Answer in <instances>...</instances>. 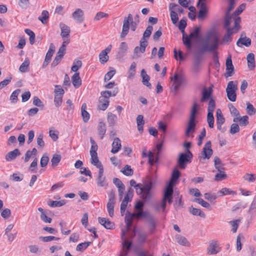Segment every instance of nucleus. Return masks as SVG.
Here are the masks:
<instances>
[{
	"mask_svg": "<svg viewBox=\"0 0 256 256\" xmlns=\"http://www.w3.org/2000/svg\"><path fill=\"white\" fill-rule=\"evenodd\" d=\"M210 36L211 34H208L206 38L201 41V44L196 48L195 54L202 56L206 52H213L218 48L219 45L218 38L217 36H214L213 42L210 44L209 39Z\"/></svg>",
	"mask_w": 256,
	"mask_h": 256,
	"instance_id": "nucleus-1",
	"label": "nucleus"
},
{
	"mask_svg": "<svg viewBox=\"0 0 256 256\" xmlns=\"http://www.w3.org/2000/svg\"><path fill=\"white\" fill-rule=\"evenodd\" d=\"M144 218L148 222L150 227V232L153 234L156 228V221L154 217L149 212L146 210L145 212H140L130 213L127 212L125 216V222H132V218Z\"/></svg>",
	"mask_w": 256,
	"mask_h": 256,
	"instance_id": "nucleus-2",
	"label": "nucleus"
},
{
	"mask_svg": "<svg viewBox=\"0 0 256 256\" xmlns=\"http://www.w3.org/2000/svg\"><path fill=\"white\" fill-rule=\"evenodd\" d=\"M138 22L139 20L135 22L133 20L132 16L130 14H129L127 17H124L123 22L122 32L120 34V37L124 38L128 34L130 30H130L133 32L135 31Z\"/></svg>",
	"mask_w": 256,
	"mask_h": 256,
	"instance_id": "nucleus-3",
	"label": "nucleus"
},
{
	"mask_svg": "<svg viewBox=\"0 0 256 256\" xmlns=\"http://www.w3.org/2000/svg\"><path fill=\"white\" fill-rule=\"evenodd\" d=\"M198 106L197 104L194 103L191 108L188 127L185 132V135L186 136H189L190 132H194L196 126V124L195 122L196 116L198 113Z\"/></svg>",
	"mask_w": 256,
	"mask_h": 256,
	"instance_id": "nucleus-4",
	"label": "nucleus"
},
{
	"mask_svg": "<svg viewBox=\"0 0 256 256\" xmlns=\"http://www.w3.org/2000/svg\"><path fill=\"white\" fill-rule=\"evenodd\" d=\"M192 157L193 155L189 150H186L184 152L180 154L178 159L180 168L185 169L187 164L192 162Z\"/></svg>",
	"mask_w": 256,
	"mask_h": 256,
	"instance_id": "nucleus-5",
	"label": "nucleus"
},
{
	"mask_svg": "<svg viewBox=\"0 0 256 256\" xmlns=\"http://www.w3.org/2000/svg\"><path fill=\"white\" fill-rule=\"evenodd\" d=\"M200 28L198 26L194 28V30L188 35V38H184V45L186 48L190 50L192 48V42L191 40L192 38L197 39L200 36Z\"/></svg>",
	"mask_w": 256,
	"mask_h": 256,
	"instance_id": "nucleus-6",
	"label": "nucleus"
},
{
	"mask_svg": "<svg viewBox=\"0 0 256 256\" xmlns=\"http://www.w3.org/2000/svg\"><path fill=\"white\" fill-rule=\"evenodd\" d=\"M236 84H234L233 81H230L228 82L226 92L228 98L231 102H234L236 99V91L237 90Z\"/></svg>",
	"mask_w": 256,
	"mask_h": 256,
	"instance_id": "nucleus-7",
	"label": "nucleus"
},
{
	"mask_svg": "<svg viewBox=\"0 0 256 256\" xmlns=\"http://www.w3.org/2000/svg\"><path fill=\"white\" fill-rule=\"evenodd\" d=\"M171 80L174 82V90L176 92L180 87L186 82L184 76L182 74L175 73Z\"/></svg>",
	"mask_w": 256,
	"mask_h": 256,
	"instance_id": "nucleus-8",
	"label": "nucleus"
},
{
	"mask_svg": "<svg viewBox=\"0 0 256 256\" xmlns=\"http://www.w3.org/2000/svg\"><path fill=\"white\" fill-rule=\"evenodd\" d=\"M213 153V150L211 148V142L208 141L205 144L202 151L201 152V156H199V158L202 159H210Z\"/></svg>",
	"mask_w": 256,
	"mask_h": 256,
	"instance_id": "nucleus-9",
	"label": "nucleus"
},
{
	"mask_svg": "<svg viewBox=\"0 0 256 256\" xmlns=\"http://www.w3.org/2000/svg\"><path fill=\"white\" fill-rule=\"evenodd\" d=\"M220 247L218 241L212 240L210 242V244L207 248V253L210 255L216 254L220 251Z\"/></svg>",
	"mask_w": 256,
	"mask_h": 256,
	"instance_id": "nucleus-10",
	"label": "nucleus"
},
{
	"mask_svg": "<svg viewBox=\"0 0 256 256\" xmlns=\"http://www.w3.org/2000/svg\"><path fill=\"white\" fill-rule=\"evenodd\" d=\"M226 72L224 76L226 78L231 76L234 74V66L232 64L231 55H229L226 60Z\"/></svg>",
	"mask_w": 256,
	"mask_h": 256,
	"instance_id": "nucleus-11",
	"label": "nucleus"
},
{
	"mask_svg": "<svg viewBox=\"0 0 256 256\" xmlns=\"http://www.w3.org/2000/svg\"><path fill=\"white\" fill-rule=\"evenodd\" d=\"M152 182H150L144 186L142 185V188L144 192L143 194L141 197L144 200H146L150 198V190H152Z\"/></svg>",
	"mask_w": 256,
	"mask_h": 256,
	"instance_id": "nucleus-12",
	"label": "nucleus"
},
{
	"mask_svg": "<svg viewBox=\"0 0 256 256\" xmlns=\"http://www.w3.org/2000/svg\"><path fill=\"white\" fill-rule=\"evenodd\" d=\"M132 246V242L124 240L122 242V248L120 252V255L121 256H128L130 250Z\"/></svg>",
	"mask_w": 256,
	"mask_h": 256,
	"instance_id": "nucleus-13",
	"label": "nucleus"
},
{
	"mask_svg": "<svg viewBox=\"0 0 256 256\" xmlns=\"http://www.w3.org/2000/svg\"><path fill=\"white\" fill-rule=\"evenodd\" d=\"M97 185L99 187L107 186L108 184L104 176V168H100L98 171V177L96 178Z\"/></svg>",
	"mask_w": 256,
	"mask_h": 256,
	"instance_id": "nucleus-14",
	"label": "nucleus"
},
{
	"mask_svg": "<svg viewBox=\"0 0 256 256\" xmlns=\"http://www.w3.org/2000/svg\"><path fill=\"white\" fill-rule=\"evenodd\" d=\"M72 17L78 24H81L84 20V12L80 8H77L72 14Z\"/></svg>",
	"mask_w": 256,
	"mask_h": 256,
	"instance_id": "nucleus-15",
	"label": "nucleus"
},
{
	"mask_svg": "<svg viewBox=\"0 0 256 256\" xmlns=\"http://www.w3.org/2000/svg\"><path fill=\"white\" fill-rule=\"evenodd\" d=\"M176 7H178V5L174 3H170L169 5V10L170 11V16L171 20L174 24H176L178 20V16L176 12L174 10Z\"/></svg>",
	"mask_w": 256,
	"mask_h": 256,
	"instance_id": "nucleus-16",
	"label": "nucleus"
},
{
	"mask_svg": "<svg viewBox=\"0 0 256 256\" xmlns=\"http://www.w3.org/2000/svg\"><path fill=\"white\" fill-rule=\"evenodd\" d=\"M212 88H204L202 91V96L200 99V102H206L208 100H210L212 94Z\"/></svg>",
	"mask_w": 256,
	"mask_h": 256,
	"instance_id": "nucleus-17",
	"label": "nucleus"
},
{
	"mask_svg": "<svg viewBox=\"0 0 256 256\" xmlns=\"http://www.w3.org/2000/svg\"><path fill=\"white\" fill-rule=\"evenodd\" d=\"M98 222L103 226L106 228L112 230L114 228V224L108 219L104 218H98Z\"/></svg>",
	"mask_w": 256,
	"mask_h": 256,
	"instance_id": "nucleus-18",
	"label": "nucleus"
},
{
	"mask_svg": "<svg viewBox=\"0 0 256 256\" xmlns=\"http://www.w3.org/2000/svg\"><path fill=\"white\" fill-rule=\"evenodd\" d=\"M20 155V152L18 148H16L14 150L8 152L5 156L6 160L7 162H10L14 160L16 158Z\"/></svg>",
	"mask_w": 256,
	"mask_h": 256,
	"instance_id": "nucleus-19",
	"label": "nucleus"
},
{
	"mask_svg": "<svg viewBox=\"0 0 256 256\" xmlns=\"http://www.w3.org/2000/svg\"><path fill=\"white\" fill-rule=\"evenodd\" d=\"M60 26L61 29L60 36L63 40H64L65 38H68L70 36V28L63 23H60Z\"/></svg>",
	"mask_w": 256,
	"mask_h": 256,
	"instance_id": "nucleus-20",
	"label": "nucleus"
},
{
	"mask_svg": "<svg viewBox=\"0 0 256 256\" xmlns=\"http://www.w3.org/2000/svg\"><path fill=\"white\" fill-rule=\"evenodd\" d=\"M208 13V9L205 2H202L200 6L198 18L199 20L203 19Z\"/></svg>",
	"mask_w": 256,
	"mask_h": 256,
	"instance_id": "nucleus-21",
	"label": "nucleus"
},
{
	"mask_svg": "<svg viewBox=\"0 0 256 256\" xmlns=\"http://www.w3.org/2000/svg\"><path fill=\"white\" fill-rule=\"evenodd\" d=\"M121 148L120 140L119 138H116L114 140L112 144V149L111 152L113 154H116L118 152Z\"/></svg>",
	"mask_w": 256,
	"mask_h": 256,
	"instance_id": "nucleus-22",
	"label": "nucleus"
},
{
	"mask_svg": "<svg viewBox=\"0 0 256 256\" xmlns=\"http://www.w3.org/2000/svg\"><path fill=\"white\" fill-rule=\"evenodd\" d=\"M248 117L247 116H244L242 117L238 116V117L234 118L233 122H240V124L241 126H246L248 124Z\"/></svg>",
	"mask_w": 256,
	"mask_h": 256,
	"instance_id": "nucleus-23",
	"label": "nucleus"
},
{
	"mask_svg": "<svg viewBox=\"0 0 256 256\" xmlns=\"http://www.w3.org/2000/svg\"><path fill=\"white\" fill-rule=\"evenodd\" d=\"M86 103H84L81 107V113L83 121L84 122H86L88 121L90 116L89 113L86 111Z\"/></svg>",
	"mask_w": 256,
	"mask_h": 256,
	"instance_id": "nucleus-24",
	"label": "nucleus"
},
{
	"mask_svg": "<svg viewBox=\"0 0 256 256\" xmlns=\"http://www.w3.org/2000/svg\"><path fill=\"white\" fill-rule=\"evenodd\" d=\"M226 30V34L224 36L222 40V43L228 44L229 42H232V36L234 33L233 32V28H228Z\"/></svg>",
	"mask_w": 256,
	"mask_h": 256,
	"instance_id": "nucleus-25",
	"label": "nucleus"
},
{
	"mask_svg": "<svg viewBox=\"0 0 256 256\" xmlns=\"http://www.w3.org/2000/svg\"><path fill=\"white\" fill-rule=\"evenodd\" d=\"M202 59V56L194 53V71L196 72H199V66L200 61Z\"/></svg>",
	"mask_w": 256,
	"mask_h": 256,
	"instance_id": "nucleus-26",
	"label": "nucleus"
},
{
	"mask_svg": "<svg viewBox=\"0 0 256 256\" xmlns=\"http://www.w3.org/2000/svg\"><path fill=\"white\" fill-rule=\"evenodd\" d=\"M128 46L125 42H122L120 43V46L118 48V56L120 58L123 57L126 53L128 50Z\"/></svg>",
	"mask_w": 256,
	"mask_h": 256,
	"instance_id": "nucleus-27",
	"label": "nucleus"
},
{
	"mask_svg": "<svg viewBox=\"0 0 256 256\" xmlns=\"http://www.w3.org/2000/svg\"><path fill=\"white\" fill-rule=\"evenodd\" d=\"M148 45V42L140 40V46H136L134 49V53L138 54L139 52L144 53L146 50V48Z\"/></svg>",
	"mask_w": 256,
	"mask_h": 256,
	"instance_id": "nucleus-28",
	"label": "nucleus"
},
{
	"mask_svg": "<svg viewBox=\"0 0 256 256\" xmlns=\"http://www.w3.org/2000/svg\"><path fill=\"white\" fill-rule=\"evenodd\" d=\"M251 44V40L250 38H240L236 42V45L239 47H242V46H244L246 47H248Z\"/></svg>",
	"mask_w": 256,
	"mask_h": 256,
	"instance_id": "nucleus-29",
	"label": "nucleus"
},
{
	"mask_svg": "<svg viewBox=\"0 0 256 256\" xmlns=\"http://www.w3.org/2000/svg\"><path fill=\"white\" fill-rule=\"evenodd\" d=\"M72 83L75 88H78L82 84L79 72H76L72 78Z\"/></svg>",
	"mask_w": 256,
	"mask_h": 256,
	"instance_id": "nucleus-30",
	"label": "nucleus"
},
{
	"mask_svg": "<svg viewBox=\"0 0 256 256\" xmlns=\"http://www.w3.org/2000/svg\"><path fill=\"white\" fill-rule=\"evenodd\" d=\"M90 156H91V158H90L91 164H92L95 166L96 168H99V170H100V168H103V166H102V163L100 162V161L98 159V154H94V155L91 154Z\"/></svg>",
	"mask_w": 256,
	"mask_h": 256,
	"instance_id": "nucleus-31",
	"label": "nucleus"
},
{
	"mask_svg": "<svg viewBox=\"0 0 256 256\" xmlns=\"http://www.w3.org/2000/svg\"><path fill=\"white\" fill-rule=\"evenodd\" d=\"M143 118L144 116L141 114L138 115L136 118L138 130L140 134H142L144 130L143 126L144 125V122Z\"/></svg>",
	"mask_w": 256,
	"mask_h": 256,
	"instance_id": "nucleus-32",
	"label": "nucleus"
},
{
	"mask_svg": "<svg viewBox=\"0 0 256 256\" xmlns=\"http://www.w3.org/2000/svg\"><path fill=\"white\" fill-rule=\"evenodd\" d=\"M176 242L180 245L184 246H189L190 245L187 239L184 236L180 234H176Z\"/></svg>",
	"mask_w": 256,
	"mask_h": 256,
	"instance_id": "nucleus-33",
	"label": "nucleus"
},
{
	"mask_svg": "<svg viewBox=\"0 0 256 256\" xmlns=\"http://www.w3.org/2000/svg\"><path fill=\"white\" fill-rule=\"evenodd\" d=\"M248 67L252 70L255 67L254 55L253 53H250L247 56Z\"/></svg>",
	"mask_w": 256,
	"mask_h": 256,
	"instance_id": "nucleus-34",
	"label": "nucleus"
},
{
	"mask_svg": "<svg viewBox=\"0 0 256 256\" xmlns=\"http://www.w3.org/2000/svg\"><path fill=\"white\" fill-rule=\"evenodd\" d=\"M66 204V202L64 200H62L60 201L57 200H48V204L52 208L54 207H60L62 206H64Z\"/></svg>",
	"mask_w": 256,
	"mask_h": 256,
	"instance_id": "nucleus-35",
	"label": "nucleus"
},
{
	"mask_svg": "<svg viewBox=\"0 0 256 256\" xmlns=\"http://www.w3.org/2000/svg\"><path fill=\"white\" fill-rule=\"evenodd\" d=\"M174 186L171 184H168L164 192L163 199L166 200V198L172 196L174 193Z\"/></svg>",
	"mask_w": 256,
	"mask_h": 256,
	"instance_id": "nucleus-36",
	"label": "nucleus"
},
{
	"mask_svg": "<svg viewBox=\"0 0 256 256\" xmlns=\"http://www.w3.org/2000/svg\"><path fill=\"white\" fill-rule=\"evenodd\" d=\"M180 174V172L178 170H174L172 174V176L168 184H171L173 186L174 183L178 180Z\"/></svg>",
	"mask_w": 256,
	"mask_h": 256,
	"instance_id": "nucleus-37",
	"label": "nucleus"
},
{
	"mask_svg": "<svg viewBox=\"0 0 256 256\" xmlns=\"http://www.w3.org/2000/svg\"><path fill=\"white\" fill-rule=\"evenodd\" d=\"M214 164L216 169L218 171H220L222 170H225L224 168V164H222L221 160L218 156H215L214 158Z\"/></svg>",
	"mask_w": 256,
	"mask_h": 256,
	"instance_id": "nucleus-38",
	"label": "nucleus"
},
{
	"mask_svg": "<svg viewBox=\"0 0 256 256\" xmlns=\"http://www.w3.org/2000/svg\"><path fill=\"white\" fill-rule=\"evenodd\" d=\"M106 132V126L103 122H100L98 125V132L100 136V138L102 139Z\"/></svg>",
	"mask_w": 256,
	"mask_h": 256,
	"instance_id": "nucleus-39",
	"label": "nucleus"
},
{
	"mask_svg": "<svg viewBox=\"0 0 256 256\" xmlns=\"http://www.w3.org/2000/svg\"><path fill=\"white\" fill-rule=\"evenodd\" d=\"M189 211L194 216H198L203 218L206 217L205 214L200 209L196 208L192 206L190 208Z\"/></svg>",
	"mask_w": 256,
	"mask_h": 256,
	"instance_id": "nucleus-40",
	"label": "nucleus"
},
{
	"mask_svg": "<svg viewBox=\"0 0 256 256\" xmlns=\"http://www.w3.org/2000/svg\"><path fill=\"white\" fill-rule=\"evenodd\" d=\"M219 194L218 196H223L227 194H236V192L233 191L230 188H224L218 192Z\"/></svg>",
	"mask_w": 256,
	"mask_h": 256,
	"instance_id": "nucleus-41",
	"label": "nucleus"
},
{
	"mask_svg": "<svg viewBox=\"0 0 256 256\" xmlns=\"http://www.w3.org/2000/svg\"><path fill=\"white\" fill-rule=\"evenodd\" d=\"M62 157L60 154H55L53 155L51 159L52 166L55 168L56 166L61 160Z\"/></svg>",
	"mask_w": 256,
	"mask_h": 256,
	"instance_id": "nucleus-42",
	"label": "nucleus"
},
{
	"mask_svg": "<svg viewBox=\"0 0 256 256\" xmlns=\"http://www.w3.org/2000/svg\"><path fill=\"white\" fill-rule=\"evenodd\" d=\"M116 118L117 117L116 115L112 112L108 113L107 120L110 126H113L114 125Z\"/></svg>",
	"mask_w": 256,
	"mask_h": 256,
	"instance_id": "nucleus-43",
	"label": "nucleus"
},
{
	"mask_svg": "<svg viewBox=\"0 0 256 256\" xmlns=\"http://www.w3.org/2000/svg\"><path fill=\"white\" fill-rule=\"evenodd\" d=\"M152 30H153L152 26H148L146 28V30L144 31V33L143 34V36L141 38L140 40L144 41V42H148L146 38H148L151 35L152 32Z\"/></svg>",
	"mask_w": 256,
	"mask_h": 256,
	"instance_id": "nucleus-44",
	"label": "nucleus"
},
{
	"mask_svg": "<svg viewBox=\"0 0 256 256\" xmlns=\"http://www.w3.org/2000/svg\"><path fill=\"white\" fill-rule=\"evenodd\" d=\"M232 16H230V14L226 12L224 24V29L228 30V28H232L229 27L232 22Z\"/></svg>",
	"mask_w": 256,
	"mask_h": 256,
	"instance_id": "nucleus-45",
	"label": "nucleus"
},
{
	"mask_svg": "<svg viewBox=\"0 0 256 256\" xmlns=\"http://www.w3.org/2000/svg\"><path fill=\"white\" fill-rule=\"evenodd\" d=\"M120 172L126 176H131L134 174V170L129 165H126Z\"/></svg>",
	"mask_w": 256,
	"mask_h": 256,
	"instance_id": "nucleus-46",
	"label": "nucleus"
},
{
	"mask_svg": "<svg viewBox=\"0 0 256 256\" xmlns=\"http://www.w3.org/2000/svg\"><path fill=\"white\" fill-rule=\"evenodd\" d=\"M92 242H88L79 244L76 247V250L82 252L86 250L90 244Z\"/></svg>",
	"mask_w": 256,
	"mask_h": 256,
	"instance_id": "nucleus-47",
	"label": "nucleus"
},
{
	"mask_svg": "<svg viewBox=\"0 0 256 256\" xmlns=\"http://www.w3.org/2000/svg\"><path fill=\"white\" fill-rule=\"evenodd\" d=\"M241 21L240 17L238 16L234 20V26L233 28V32L234 33H237L238 31L241 28V26L240 24Z\"/></svg>",
	"mask_w": 256,
	"mask_h": 256,
	"instance_id": "nucleus-48",
	"label": "nucleus"
},
{
	"mask_svg": "<svg viewBox=\"0 0 256 256\" xmlns=\"http://www.w3.org/2000/svg\"><path fill=\"white\" fill-rule=\"evenodd\" d=\"M30 65V60L26 58L25 59L24 62L20 66L19 70L22 72H24L28 71V67Z\"/></svg>",
	"mask_w": 256,
	"mask_h": 256,
	"instance_id": "nucleus-49",
	"label": "nucleus"
},
{
	"mask_svg": "<svg viewBox=\"0 0 256 256\" xmlns=\"http://www.w3.org/2000/svg\"><path fill=\"white\" fill-rule=\"evenodd\" d=\"M49 18L48 12L47 10H44L42 12L41 16L38 18L40 20L43 24L47 23V19Z\"/></svg>",
	"mask_w": 256,
	"mask_h": 256,
	"instance_id": "nucleus-50",
	"label": "nucleus"
},
{
	"mask_svg": "<svg viewBox=\"0 0 256 256\" xmlns=\"http://www.w3.org/2000/svg\"><path fill=\"white\" fill-rule=\"evenodd\" d=\"M20 92V89H16L14 91L10 96V100L12 103H16L18 100V96Z\"/></svg>",
	"mask_w": 256,
	"mask_h": 256,
	"instance_id": "nucleus-51",
	"label": "nucleus"
},
{
	"mask_svg": "<svg viewBox=\"0 0 256 256\" xmlns=\"http://www.w3.org/2000/svg\"><path fill=\"white\" fill-rule=\"evenodd\" d=\"M136 63L135 62H132L130 66V68L128 70V78H132L136 74Z\"/></svg>",
	"mask_w": 256,
	"mask_h": 256,
	"instance_id": "nucleus-52",
	"label": "nucleus"
},
{
	"mask_svg": "<svg viewBox=\"0 0 256 256\" xmlns=\"http://www.w3.org/2000/svg\"><path fill=\"white\" fill-rule=\"evenodd\" d=\"M194 201L200 204L204 208H207L209 210L211 209V206L210 204L204 201L202 198H195Z\"/></svg>",
	"mask_w": 256,
	"mask_h": 256,
	"instance_id": "nucleus-53",
	"label": "nucleus"
},
{
	"mask_svg": "<svg viewBox=\"0 0 256 256\" xmlns=\"http://www.w3.org/2000/svg\"><path fill=\"white\" fill-rule=\"evenodd\" d=\"M224 170H222L220 171H218L219 172L216 174L214 180L216 181H220L225 179L227 176L224 172Z\"/></svg>",
	"mask_w": 256,
	"mask_h": 256,
	"instance_id": "nucleus-54",
	"label": "nucleus"
},
{
	"mask_svg": "<svg viewBox=\"0 0 256 256\" xmlns=\"http://www.w3.org/2000/svg\"><path fill=\"white\" fill-rule=\"evenodd\" d=\"M116 202H108L107 204V209L109 216L112 217L114 213V206Z\"/></svg>",
	"mask_w": 256,
	"mask_h": 256,
	"instance_id": "nucleus-55",
	"label": "nucleus"
},
{
	"mask_svg": "<svg viewBox=\"0 0 256 256\" xmlns=\"http://www.w3.org/2000/svg\"><path fill=\"white\" fill-rule=\"evenodd\" d=\"M228 108L230 109V112L232 116H236V117H238L240 116V112L238 110L233 106L232 104H228Z\"/></svg>",
	"mask_w": 256,
	"mask_h": 256,
	"instance_id": "nucleus-56",
	"label": "nucleus"
},
{
	"mask_svg": "<svg viewBox=\"0 0 256 256\" xmlns=\"http://www.w3.org/2000/svg\"><path fill=\"white\" fill-rule=\"evenodd\" d=\"M113 182L118 188V191H120L122 189H125L124 185L119 178H114L113 179Z\"/></svg>",
	"mask_w": 256,
	"mask_h": 256,
	"instance_id": "nucleus-57",
	"label": "nucleus"
},
{
	"mask_svg": "<svg viewBox=\"0 0 256 256\" xmlns=\"http://www.w3.org/2000/svg\"><path fill=\"white\" fill-rule=\"evenodd\" d=\"M144 206V204L143 202L139 200L136 202L134 205V208L136 212H144L143 208Z\"/></svg>",
	"mask_w": 256,
	"mask_h": 256,
	"instance_id": "nucleus-58",
	"label": "nucleus"
},
{
	"mask_svg": "<svg viewBox=\"0 0 256 256\" xmlns=\"http://www.w3.org/2000/svg\"><path fill=\"white\" fill-rule=\"evenodd\" d=\"M216 108V103L215 101L214 98H210L208 104V112H214V109Z\"/></svg>",
	"mask_w": 256,
	"mask_h": 256,
	"instance_id": "nucleus-59",
	"label": "nucleus"
},
{
	"mask_svg": "<svg viewBox=\"0 0 256 256\" xmlns=\"http://www.w3.org/2000/svg\"><path fill=\"white\" fill-rule=\"evenodd\" d=\"M207 122L209 127L210 128H213L214 124V117L212 112H208Z\"/></svg>",
	"mask_w": 256,
	"mask_h": 256,
	"instance_id": "nucleus-60",
	"label": "nucleus"
},
{
	"mask_svg": "<svg viewBox=\"0 0 256 256\" xmlns=\"http://www.w3.org/2000/svg\"><path fill=\"white\" fill-rule=\"evenodd\" d=\"M246 112L250 116H252L256 114V109L250 102L246 103Z\"/></svg>",
	"mask_w": 256,
	"mask_h": 256,
	"instance_id": "nucleus-61",
	"label": "nucleus"
},
{
	"mask_svg": "<svg viewBox=\"0 0 256 256\" xmlns=\"http://www.w3.org/2000/svg\"><path fill=\"white\" fill-rule=\"evenodd\" d=\"M32 104L34 105L41 108V109H43L44 106L42 100L38 96H34L33 98Z\"/></svg>",
	"mask_w": 256,
	"mask_h": 256,
	"instance_id": "nucleus-62",
	"label": "nucleus"
},
{
	"mask_svg": "<svg viewBox=\"0 0 256 256\" xmlns=\"http://www.w3.org/2000/svg\"><path fill=\"white\" fill-rule=\"evenodd\" d=\"M100 61L102 64L106 63L108 60V56L105 52L102 51L99 54Z\"/></svg>",
	"mask_w": 256,
	"mask_h": 256,
	"instance_id": "nucleus-63",
	"label": "nucleus"
},
{
	"mask_svg": "<svg viewBox=\"0 0 256 256\" xmlns=\"http://www.w3.org/2000/svg\"><path fill=\"white\" fill-rule=\"evenodd\" d=\"M204 196L206 200L210 201V202H212L218 198V196L216 194H211L209 192L205 193L204 194Z\"/></svg>",
	"mask_w": 256,
	"mask_h": 256,
	"instance_id": "nucleus-64",
	"label": "nucleus"
}]
</instances>
